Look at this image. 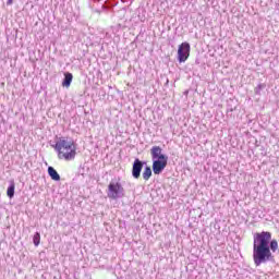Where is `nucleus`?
<instances>
[{"instance_id":"6","label":"nucleus","mask_w":279,"mask_h":279,"mask_svg":"<svg viewBox=\"0 0 279 279\" xmlns=\"http://www.w3.org/2000/svg\"><path fill=\"white\" fill-rule=\"evenodd\" d=\"M145 165H147V161H143L138 158H135L132 166V177L134 178V180H138L141 178V173Z\"/></svg>"},{"instance_id":"7","label":"nucleus","mask_w":279,"mask_h":279,"mask_svg":"<svg viewBox=\"0 0 279 279\" xmlns=\"http://www.w3.org/2000/svg\"><path fill=\"white\" fill-rule=\"evenodd\" d=\"M48 175L53 180L54 182H60V173H58V170L53 167H48Z\"/></svg>"},{"instance_id":"13","label":"nucleus","mask_w":279,"mask_h":279,"mask_svg":"<svg viewBox=\"0 0 279 279\" xmlns=\"http://www.w3.org/2000/svg\"><path fill=\"white\" fill-rule=\"evenodd\" d=\"M14 3V0H8L7 5H12Z\"/></svg>"},{"instance_id":"1","label":"nucleus","mask_w":279,"mask_h":279,"mask_svg":"<svg viewBox=\"0 0 279 279\" xmlns=\"http://www.w3.org/2000/svg\"><path fill=\"white\" fill-rule=\"evenodd\" d=\"M278 252V240H271V232L262 231L253 236V263L255 267L275 263L274 253Z\"/></svg>"},{"instance_id":"5","label":"nucleus","mask_w":279,"mask_h":279,"mask_svg":"<svg viewBox=\"0 0 279 279\" xmlns=\"http://www.w3.org/2000/svg\"><path fill=\"white\" fill-rule=\"evenodd\" d=\"M191 56V44L189 43H182L179 46L178 49V61L180 63L184 62L185 60H189V57Z\"/></svg>"},{"instance_id":"10","label":"nucleus","mask_w":279,"mask_h":279,"mask_svg":"<svg viewBox=\"0 0 279 279\" xmlns=\"http://www.w3.org/2000/svg\"><path fill=\"white\" fill-rule=\"evenodd\" d=\"M15 189H16V185L14 184V181H11V183L7 190V195L10 199H12V197H14Z\"/></svg>"},{"instance_id":"12","label":"nucleus","mask_w":279,"mask_h":279,"mask_svg":"<svg viewBox=\"0 0 279 279\" xmlns=\"http://www.w3.org/2000/svg\"><path fill=\"white\" fill-rule=\"evenodd\" d=\"M265 84H258L256 87H255V95H260V92L263 90V88H265Z\"/></svg>"},{"instance_id":"11","label":"nucleus","mask_w":279,"mask_h":279,"mask_svg":"<svg viewBox=\"0 0 279 279\" xmlns=\"http://www.w3.org/2000/svg\"><path fill=\"white\" fill-rule=\"evenodd\" d=\"M33 243L35 247H38L40 245V232H35L33 236Z\"/></svg>"},{"instance_id":"9","label":"nucleus","mask_w":279,"mask_h":279,"mask_svg":"<svg viewBox=\"0 0 279 279\" xmlns=\"http://www.w3.org/2000/svg\"><path fill=\"white\" fill-rule=\"evenodd\" d=\"M151 175H153L151 167L146 166V167L144 168L143 173H142L143 180H145V182H147V181L151 178Z\"/></svg>"},{"instance_id":"2","label":"nucleus","mask_w":279,"mask_h":279,"mask_svg":"<svg viewBox=\"0 0 279 279\" xmlns=\"http://www.w3.org/2000/svg\"><path fill=\"white\" fill-rule=\"evenodd\" d=\"M52 147L57 150L59 160L70 162L77 156V146L72 137H59Z\"/></svg>"},{"instance_id":"8","label":"nucleus","mask_w":279,"mask_h":279,"mask_svg":"<svg viewBox=\"0 0 279 279\" xmlns=\"http://www.w3.org/2000/svg\"><path fill=\"white\" fill-rule=\"evenodd\" d=\"M71 82H73V74L70 72H65L64 78L62 81V86L69 88V86H71Z\"/></svg>"},{"instance_id":"3","label":"nucleus","mask_w":279,"mask_h":279,"mask_svg":"<svg viewBox=\"0 0 279 279\" xmlns=\"http://www.w3.org/2000/svg\"><path fill=\"white\" fill-rule=\"evenodd\" d=\"M150 156L153 160V173L155 175H160V173L167 169L169 156L162 154V148L160 146H153Z\"/></svg>"},{"instance_id":"4","label":"nucleus","mask_w":279,"mask_h":279,"mask_svg":"<svg viewBox=\"0 0 279 279\" xmlns=\"http://www.w3.org/2000/svg\"><path fill=\"white\" fill-rule=\"evenodd\" d=\"M107 196L109 199H122L125 197V189L120 182H110L108 185Z\"/></svg>"}]
</instances>
